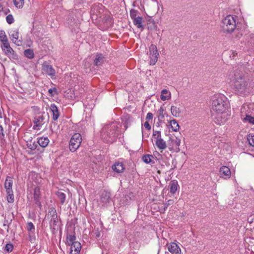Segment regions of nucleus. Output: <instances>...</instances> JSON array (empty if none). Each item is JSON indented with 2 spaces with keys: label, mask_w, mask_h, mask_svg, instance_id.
Instances as JSON below:
<instances>
[{
  "label": "nucleus",
  "mask_w": 254,
  "mask_h": 254,
  "mask_svg": "<svg viewBox=\"0 0 254 254\" xmlns=\"http://www.w3.org/2000/svg\"><path fill=\"white\" fill-rule=\"evenodd\" d=\"M236 69L230 71L229 79L231 85L235 92L240 95H247L251 91V87L248 85V81L244 77L242 72Z\"/></svg>",
  "instance_id": "f257e3e1"
},
{
  "label": "nucleus",
  "mask_w": 254,
  "mask_h": 254,
  "mask_svg": "<svg viewBox=\"0 0 254 254\" xmlns=\"http://www.w3.org/2000/svg\"><path fill=\"white\" fill-rule=\"evenodd\" d=\"M118 127L115 123L105 126L101 131V137L108 142L114 141L118 135Z\"/></svg>",
  "instance_id": "f03ea898"
},
{
  "label": "nucleus",
  "mask_w": 254,
  "mask_h": 254,
  "mask_svg": "<svg viewBox=\"0 0 254 254\" xmlns=\"http://www.w3.org/2000/svg\"><path fill=\"white\" fill-rule=\"evenodd\" d=\"M238 17L235 15H228L222 21L221 27L224 33L233 32L236 28Z\"/></svg>",
  "instance_id": "7ed1b4c3"
},
{
  "label": "nucleus",
  "mask_w": 254,
  "mask_h": 254,
  "mask_svg": "<svg viewBox=\"0 0 254 254\" xmlns=\"http://www.w3.org/2000/svg\"><path fill=\"white\" fill-rule=\"evenodd\" d=\"M225 97L221 94L215 95L212 99V110L217 113H223L227 108Z\"/></svg>",
  "instance_id": "20e7f679"
},
{
  "label": "nucleus",
  "mask_w": 254,
  "mask_h": 254,
  "mask_svg": "<svg viewBox=\"0 0 254 254\" xmlns=\"http://www.w3.org/2000/svg\"><path fill=\"white\" fill-rule=\"evenodd\" d=\"M81 136L78 133H74L71 137L69 143V149L70 151L75 152L80 146L81 143Z\"/></svg>",
  "instance_id": "39448f33"
},
{
  "label": "nucleus",
  "mask_w": 254,
  "mask_h": 254,
  "mask_svg": "<svg viewBox=\"0 0 254 254\" xmlns=\"http://www.w3.org/2000/svg\"><path fill=\"white\" fill-rule=\"evenodd\" d=\"M1 47L4 54L8 58L13 60L18 59V55L10 47L8 41L2 44Z\"/></svg>",
  "instance_id": "423d86ee"
},
{
  "label": "nucleus",
  "mask_w": 254,
  "mask_h": 254,
  "mask_svg": "<svg viewBox=\"0 0 254 254\" xmlns=\"http://www.w3.org/2000/svg\"><path fill=\"white\" fill-rule=\"evenodd\" d=\"M181 143V140L177 137H170L168 141L169 149L170 151H174L178 152L180 151L179 146Z\"/></svg>",
  "instance_id": "0eeeda50"
},
{
  "label": "nucleus",
  "mask_w": 254,
  "mask_h": 254,
  "mask_svg": "<svg viewBox=\"0 0 254 254\" xmlns=\"http://www.w3.org/2000/svg\"><path fill=\"white\" fill-rule=\"evenodd\" d=\"M150 64L154 65L158 61L159 53L156 46L151 44L149 47Z\"/></svg>",
  "instance_id": "6e6552de"
},
{
  "label": "nucleus",
  "mask_w": 254,
  "mask_h": 254,
  "mask_svg": "<svg viewBox=\"0 0 254 254\" xmlns=\"http://www.w3.org/2000/svg\"><path fill=\"white\" fill-rule=\"evenodd\" d=\"M42 71L52 78L55 77L56 75V71L52 65L50 64L47 62H45L42 64Z\"/></svg>",
  "instance_id": "1a4fd4ad"
},
{
  "label": "nucleus",
  "mask_w": 254,
  "mask_h": 254,
  "mask_svg": "<svg viewBox=\"0 0 254 254\" xmlns=\"http://www.w3.org/2000/svg\"><path fill=\"white\" fill-rule=\"evenodd\" d=\"M44 114H39L36 115L33 119V122L34 124L33 128L36 130H40L42 126L45 124V118Z\"/></svg>",
  "instance_id": "9d476101"
},
{
  "label": "nucleus",
  "mask_w": 254,
  "mask_h": 254,
  "mask_svg": "<svg viewBox=\"0 0 254 254\" xmlns=\"http://www.w3.org/2000/svg\"><path fill=\"white\" fill-rule=\"evenodd\" d=\"M11 40L17 46H21L22 44V37L20 36L19 30L17 29L12 30L9 34Z\"/></svg>",
  "instance_id": "9b49d317"
},
{
  "label": "nucleus",
  "mask_w": 254,
  "mask_h": 254,
  "mask_svg": "<svg viewBox=\"0 0 254 254\" xmlns=\"http://www.w3.org/2000/svg\"><path fill=\"white\" fill-rule=\"evenodd\" d=\"M219 174L221 178L227 180L231 177V172L229 168L223 166L220 168Z\"/></svg>",
  "instance_id": "f8f14e48"
},
{
  "label": "nucleus",
  "mask_w": 254,
  "mask_h": 254,
  "mask_svg": "<svg viewBox=\"0 0 254 254\" xmlns=\"http://www.w3.org/2000/svg\"><path fill=\"white\" fill-rule=\"evenodd\" d=\"M227 114L223 112V113H217V115L214 118V122L219 125L224 124L227 120Z\"/></svg>",
  "instance_id": "ddd939ff"
},
{
  "label": "nucleus",
  "mask_w": 254,
  "mask_h": 254,
  "mask_svg": "<svg viewBox=\"0 0 254 254\" xmlns=\"http://www.w3.org/2000/svg\"><path fill=\"white\" fill-rule=\"evenodd\" d=\"M112 168L115 172L119 174L124 171L125 167L123 163L118 161L114 163Z\"/></svg>",
  "instance_id": "4468645a"
},
{
  "label": "nucleus",
  "mask_w": 254,
  "mask_h": 254,
  "mask_svg": "<svg viewBox=\"0 0 254 254\" xmlns=\"http://www.w3.org/2000/svg\"><path fill=\"white\" fill-rule=\"evenodd\" d=\"M155 145L159 150H163L166 149L167 145L166 141L161 137L156 138L155 140Z\"/></svg>",
  "instance_id": "2eb2a0df"
},
{
  "label": "nucleus",
  "mask_w": 254,
  "mask_h": 254,
  "mask_svg": "<svg viewBox=\"0 0 254 254\" xmlns=\"http://www.w3.org/2000/svg\"><path fill=\"white\" fill-rule=\"evenodd\" d=\"M168 250L172 254H181V249L175 243H170L168 247Z\"/></svg>",
  "instance_id": "dca6fc26"
},
{
  "label": "nucleus",
  "mask_w": 254,
  "mask_h": 254,
  "mask_svg": "<svg viewBox=\"0 0 254 254\" xmlns=\"http://www.w3.org/2000/svg\"><path fill=\"white\" fill-rule=\"evenodd\" d=\"M169 186L170 188V192L172 195L175 194L176 191L180 189V186L176 180L170 181Z\"/></svg>",
  "instance_id": "f3484780"
},
{
  "label": "nucleus",
  "mask_w": 254,
  "mask_h": 254,
  "mask_svg": "<svg viewBox=\"0 0 254 254\" xmlns=\"http://www.w3.org/2000/svg\"><path fill=\"white\" fill-rule=\"evenodd\" d=\"M50 111L52 113V119L54 121H57L59 116L60 112L58 108L55 104H52L50 106Z\"/></svg>",
  "instance_id": "a211bd4d"
},
{
  "label": "nucleus",
  "mask_w": 254,
  "mask_h": 254,
  "mask_svg": "<svg viewBox=\"0 0 254 254\" xmlns=\"http://www.w3.org/2000/svg\"><path fill=\"white\" fill-rule=\"evenodd\" d=\"M70 246V254H79L81 248V245L79 242H74Z\"/></svg>",
  "instance_id": "6ab92c4d"
},
{
  "label": "nucleus",
  "mask_w": 254,
  "mask_h": 254,
  "mask_svg": "<svg viewBox=\"0 0 254 254\" xmlns=\"http://www.w3.org/2000/svg\"><path fill=\"white\" fill-rule=\"evenodd\" d=\"M100 200L103 203H107L111 200V194L106 190H103L100 195Z\"/></svg>",
  "instance_id": "aec40b11"
},
{
  "label": "nucleus",
  "mask_w": 254,
  "mask_h": 254,
  "mask_svg": "<svg viewBox=\"0 0 254 254\" xmlns=\"http://www.w3.org/2000/svg\"><path fill=\"white\" fill-rule=\"evenodd\" d=\"M13 180L12 178L7 176L4 182V188L6 191H13L12 190Z\"/></svg>",
  "instance_id": "412c9836"
},
{
  "label": "nucleus",
  "mask_w": 254,
  "mask_h": 254,
  "mask_svg": "<svg viewBox=\"0 0 254 254\" xmlns=\"http://www.w3.org/2000/svg\"><path fill=\"white\" fill-rule=\"evenodd\" d=\"M50 140L48 137L42 136L37 139V143L42 147L45 148L49 143Z\"/></svg>",
  "instance_id": "4be33fe9"
},
{
  "label": "nucleus",
  "mask_w": 254,
  "mask_h": 254,
  "mask_svg": "<svg viewBox=\"0 0 254 254\" xmlns=\"http://www.w3.org/2000/svg\"><path fill=\"white\" fill-rule=\"evenodd\" d=\"M104 61V57L103 55L101 54H97L94 61V64L96 66H100L103 64Z\"/></svg>",
  "instance_id": "5701e85b"
},
{
  "label": "nucleus",
  "mask_w": 254,
  "mask_h": 254,
  "mask_svg": "<svg viewBox=\"0 0 254 254\" xmlns=\"http://www.w3.org/2000/svg\"><path fill=\"white\" fill-rule=\"evenodd\" d=\"M171 92L169 90H168L166 89H164L161 91V94L160 96V98L162 101H164L166 100H168L170 99H171Z\"/></svg>",
  "instance_id": "b1692460"
},
{
  "label": "nucleus",
  "mask_w": 254,
  "mask_h": 254,
  "mask_svg": "<svg viewBox=\"0 0 254 254\" xmlns=\"http://www.w3.org/2000/svg\"><path fill=\"white\" fill-rule=\"evenodd\" d=\"M76 236L74 234L67 235L66 244L68 246H71L73 245L74 242H78L76 241Z\"/></svg>",
  "instance_id": "393cba45"
},
{
  "label": "nucleus",
  "mask_w": 254,
  "mask_h": 254,
  "mask_svg": "<svg viewBox=\"0 0 254 254\" xmlns=\"http://www.w3.org/2000/svg\"><path fill=\"white\" fill-rule=\"evenodd\" d=\"M133 24L138 28H141L142 30L144 29L142 26L143 18L141 16H137V18L132 20Z\"/></svg>",
  "instance_id": "a878e982"
},
{
  "label": "nucleus",
  "mask_w": 254,
  "mask_h": 254,
  "mask_svg": "<svg viewBox=\"0 0 254 254\" xmlns=\"http://www.w3.org/2000/svg\"><path fill=\"white\" fill-rule=\"evenodd\" d=\"M171 112L172 115L173 116L175 117H178L180 116L181 110L180 109V108L177 106H172L171 107Z\"/></svg>",
  "instance_id": "bb28decb"
},
{
  "label": "nucleus",
  "mask_w": 254,
  "mask_h": 254,
  "mask_svg": "<svg viewBox=\"0 0 254 254\" xmlns=\"http://www.w3.org/2000/svg\"><path fill=\"white\" fill-rule=\"evenodd\" d=\"M170 126L173 131H178L180 127L176 120H172L170 122Z\"/></svg>",
  "instance_id": "cd10ccee"
},
{
  "label": "nucleus",
  "mask_w": 254,
  "mask_h": 254,
  "mask_svg": "<svg viewBox=\"0 0 254 254\" xmlns=\"http://www.w3.org/2000/svg\"><path fill=\"white\" fill-rule=\"evenodd\" d=\"M59 222L58 216H55V217L51 218L50 225V226L53 229L56 230L57 228L58 223Z\"/></svg>",
  "instance_id": "c85d7f7f"
},
{
  "label": "nucleus",
  "mask_w": 254,
  "mask_h": 254,
  "mask_svg": "<svg viewBox=\"0 0 254 254\" xmlns=\"http://www.w3.org/2000/svg\"><path fill=\"white\" fill-rule=\"evenodd\" d=\"M23 53L24 56L29 59H32L34 57V53L33 50L31 49H28L24 50Z\"/></svg>",
  "instance_id": "c756f323"
},
{
  "label": "nucleus",
  "mask_w": 254,
  "mask_h": 254,
  "mask_svg": "<svg viewBox=\"0 0 254 254\" xmlns=\"http://www.w3.org/2000/svg\"><path fill=\"white\" fill-rule=\"evenodd\" d=\"M13 4L17 8H22L24 4V0H12Z\"/></svg>",
  "instance_id": "7c9ffc66"
},
{
  "label": "nucleus",
  "mask_w": 254,
  "mask_h": 254,
  "mask_svg": "<svg viewBox=\"0 0 254 254\" xmlns=\"http://www.w3.org/2000/svg\"><path fill=\"white\" fill-rule=\"evenodd\" d=\"M8 38L6 35L5 32L4 31L0 30V41L1 43V44L8 41Z\"/></svg>",
  "instance_id": "2f4dec72"
},
{
  "label": "nucleus",
  "mask_w": 254,
  "mask_h": 254,
  "mask_svg": "<svg viewBox=\"0 0 254 254\" xmlns=\"http://www.w3.org/2000/svg\"><path fill=\"white\" fill-rule=\"evenodd\" d=\"M57 195L58 196V198L61 201V203L62 204H64L65 200V194L61 191H58L57 193Z\"/></svg>",
  "instance_id": "473e14b6"
},
{
  "label": "nucleus",
  "mask_w": 254,
  "mask_h": 254,
  "mask_svg": "<svg viewBox=\"0 0 254 254\" xmlns=\"http://www.w3.org/2000/svg\"><path fill=\"white\" fill-rule=\"evenodd\" d=\"M152 158V155L146 154L142 156V160L144 163L149 164L151 162Z\"/></svg>",
  "instance_id": "72a5a7b5"
},
{
  "label": "nucleus",
  "mask_w": 254,
  "mask_h": 254,
  "mask_svg": "<svg viewBox=\"0 0 254 254\" xmlns=\"http://www.w3.org/2000/svg\"><path fill=\"white\" fill-rule=\"evenodd\" d=\"M7 200L9 203H13L14 200V197L13 191H6Z\"/></svg>",
  "instance_id": "f704fd0d"
},
{
  "label": "nucleus",
  "mask_w": 254,
  "mask_h": 254,
  "mask_svg": "<svg viewBox=\"0 0 254 254\" xmlns=\"http://www.w3.org/2000/svg\"><path fill=\"white\" fill-rule=\"evenodd\" d=\"M247 140L249 144L253 147H254V135L249 134L247 135Z\"/></svg>",
  "instance_id": "c9c22d12"
},
{
  "label": "nucleus",
  "mask_w": 254,
  "mask_h": 254,
  "mask_svg": "<svg viewBox=\"0 0 254 254\" xmlns=\"http://www.w3.org/2000/svg\"><path fill=\"white\" fill-rule=\"evenodd\" d=\"M27 145L30 149L32 150H35L38 146L36 142H32L31 141L27 142Z\"/></svg>",
  "instance_id": "e433bc0d"
},
{
  "label": "nucleus",
  "mask_w": 254,
  "mask_h": 254,
  "mask_svg": "<svg viewBox=\"0 0 254 254\" xmlns=\"http://www.w3.org/2000/svg\"><path fill=\"white\" fill-rule=\"evenodd\" d=\"M129 13L130 17L132 20L137 17V15L138 13V11L137 10L131 9L130 10Z\"/></svg>",
  "instance_id": "4c0bfd02"
},
{
  "label": "nucleus",
  "mask_w": 254,
  "mask_h": 254,
  "mask_svg": "<svg viewBox=\"0 0 254 254\" xmlns=\"http://www.w3.org/2000/svg\"><path fill=\"white\" fill-rule=\"evenodd\" d=\"M102 5H94L91 9V12L93 15H96L97 16L101 17V16H99L98 13L96 11L98 10V8L102 7Z\"/></svg>",
  "instance_id": "58836bf2"
},
{
  "label": "nucleus",
  "mask_w": 254,
  "mask_h": 254,
  "mask_svg": "<svg viewBox=\"0 0 254 254\" xmlns=\"http://www.w3.org/2000/svg\"><path fill=\"white\" fill-rule=\"evenodd\" d=\"M6 21L9 24L13 23L14 21L13 15L11 14L7 15L6 17Z\"/></svg>",
  "instance_id": "ea45409f"
},
{
  "label": "nucleus",
  "mask_w": 254,
  "mask_h": 254,
  "mask_svg": "<svg viewBox=\"0 0 254 254\" xmlns=\"http://www.w3.org/2000/svg\"><path fill=\"white\" fill-rule=\"evenodd\" d=\"M13 249V246L11 243H8L6 245L4 250L8 253L11 252Z\"/></svg>",
  "instance_id": "a19ab883"
},
{
  "label": "nucleus",
  "mask_w": 254,
  "mask_h": 254,
  "mask_svg": "<svg viewBox=\"0 0 254 254\" xmlns=\"http://www.w3.org/2000/svg\"><path fill=\"white\" fill-rule=\"evenodd\" d=\"M152 135L155 140L162 137L161 131L158 130H153Z\"/></svg>",
  "instance_id": "79ce46f5"
},
{
  "label": "nucleus",
  "mask_w": 254,
  "mask_h": 254,
  "mask_svg": "<svg viewBox=\"0 0 254 254\" xmlns=\"http://www.w3.org/2000/svg\"><path fill=\"white\" fill-rule=\"evenodd\" d=\"M49 215L51 216V218H54L55 216H57V213L55 208H51L50 209L48 212V216Z\"/></svg>",
  "instance_id": "37998d69"
},
{
  "label": "nucleus",
  "mask_w": 254,
  "mask_h": 254,
  "mask_svg": "<svg viewBox=\"0 0 254 254\" xmlns=\"http://www.w3.org/2000/svg\"><path fill=\"white\" fill-rule=\"evenodd\" d=\"M27 229L28 231H34L35 227L31 222H29L27 223Z\"/></svg>",
  "instance_id": "c03bdc74"
},
{
  "label": "nucleus",
  "mask_w": 254,
  "mask_h": 254,
  "mask_svg": "<svg viewBox=\"0 0 254 254\" xmlns=\"http://www.w3.org/2000/svg\"><path fill=\"white\" fill-rule=\"evenodd\" d=\"M158 118L161 119L164 118V110L163 107H160L158 110Z\"/></svg>",
  "instance_id": "a18cd8bd"
},
{
  "label": "nucleus",
  "mask_w": 254,
  "mask_h": 254,
  "mask_svg": "<svg viewBox=\"0 0 254 254\" xmlns=\"http://www.w3.org/2000/svg\"><path fill=\"white\" fill-rule=\"evenodd\" d=\"M245 120L248 121L250 123L254 124V118L250 115L246 116Z\"/></svg>",
  "instance_id": "49530a36"
},
{
  "label": "nucleus",
  "mask_w": 254,
  "mask_h": 254,
  "mask_svg": "<svg viewBox=\"0 0 254 254\" xmlns=\"http://www.w3.org/2000/svg\"><path fill=\"white\" fill-rule=\"evenodd\" d=\"M3 227L7 231V232H8L9 226L8 225V221L7 220L4 221V223L3 224Z\"/></svg>",
  "instance_id": "de8ad7c7"
},
{
  "label": "nucleus",
  "mask_w": 254,
  "mask_h": 254,
  "mask_svg": "<svg viewBox=\"0 0 254 254\" xmlns=\"http://www.w3.org/2000/svg\"><path fill=\"white\" fill-rule=\"evenodd\" d=\"M174 203V200L172 199L168 200L166 203L164 204V205H166V208H167V207L172 204H173Z\"/></svg>",
  "instance_id": "09e8293b"
},
{
  "label": "nucleus",
  "mask_w": 254,
  "mask_h": 254,
  "mask_svg": "<svg viewBox=\"0 0 254 254\" xmlns=\"http://www.w3.org/2000/svg\"><path fill=\"white\" fill-rule=\"evenodd\" d=\"M39 195V189L36 188L34 191V197L37 198Z\"/></svg>",
  "instance_id": "8fccbe9b"
},
{
  "label": "nucleus",
  "mask_w": 254,
  "mask_h": 254,
  "mask_svg": "<svg viewBox=\"0 0 254 254\" xmlns=\"http://www.w3.org/2000/svg\"><path fill=\"white\" fill-rule=\"evenodd\" d=\"M56 89L55 88H50L48 90V92L52 95V96H54L55 95V94H54L53 93L55 92L56 93Z\"/></svg>",
  "instance_id": "3c124183"
},
{
  "label": "nucleus",
  "mask_w": 254,
  "mask_h": 254,
  "mask_svg": "<svg viewBox=\"0 0 254 254\" xmlns=\"http://www.w3.org/2000/svg\"><path fill=\"white\" fill-rule=\"evenodd\" d=\"M153 119V114L151 113H148L146 117V120H152Z\"/></svg>",
  "instance_id": "603ef678"
},
{
  "label": "nucleus",
  "mask_w": 254,
  "mask_h": 254,
  "mask_svg": "<svg viewBox=\"0 0 254 254\" xmlns=\"http://www.w3.org/2000/svg\"><path fill=\"white\" fill-rule=\"evenodd\" d=\"M144 127L145 128L148 130H150L151 129V126L149 125L148 122L146 121L144 124Z\"/></svg>",
  "instance_id": "864d4df0"
},
{
  "label": "nucleus",
  "mask_w": 254,
  "mask_h": 254,
  "mask_svg": "<svg viewBox=\"0 0 254 254\" xmlns=\"http://www.w3.org/2000/svg\"><path fill=\"white\" fill-rule=\"evenodd\" d=\"M107 23H108V24H107V26H108V25H111L112 23V19L110 16H109L107 19Z\"/></svg>",
  "instance_id": "5fc2aeb1"
},
{
  "label": "nucleus",
  "mask_w": 254,
  "mask_h": 254,
  "mask_svg": "<svg viewBox=\"0 0 254 254\" xmlns=\"http://www.w3.org/2000/svg\"><path fill=\"white\" fill-rule=\"evenodd\" d=\"M0 134H1L3 136H4V134L3 133V129L2 126L0 125Z\"/></svg>",
  "instance_id": "6e6d98bb"
},
{
  "label": "nucleus",
  "mask_w": 254,
  "mask_h": 254,
  "mask_svg": "<svg viewBox=\"0 0 254 254\" xmlns=\"http://www.w3.org/2000/svg\"><path fill=\"white\" fill-rule=\"evenodd\" d=\"M167 208H166V205H164V207L163 208V210L164 211H165V210Z\"/></svg>",
  "instance_id": "4d7b16f0"
},
{
  "label": "nucleus",
  "mask_w": 254,
  "mask_h": 254,
  "mask_svg": "<svg viewBox=\"0 0 254 254\" xmlns=\"http://www.w3.org/2000/svg\"><path fill=\"white\" fill-rule=\"evenodd\" d=\"M51 129L52 131H54L52 126L51 127Z\"/></svg>",
  "instance_id": "13d9d810"
},
{
  "label": "nucleus",
  "mask_w": 254,
  "mask_h": 254,
  "mask_svg": "<svg viewBox=\"0 0 254 254\" xmlns=\"http://www.w3.org/2000/svg\"><path fill=\"white\" fill-rule=\"evenodd\" d=\"M100 236V234L99 233H98L97 235H96V236L97 237H99Z\"/></svg>",
  "instance_id": "bf43d9fd"
}]
</instances>
